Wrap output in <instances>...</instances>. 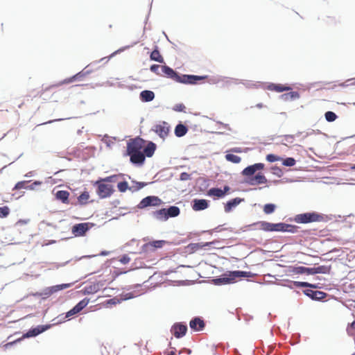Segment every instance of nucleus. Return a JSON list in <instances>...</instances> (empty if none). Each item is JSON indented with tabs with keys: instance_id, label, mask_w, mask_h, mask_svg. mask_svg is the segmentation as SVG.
I'll return each mask as SVG.
<instances>
[{
	"instance_id": "7c9ffc66",
	"label": "nucleus",
	"mask_w": 355,
	"mask_h": 355,
	"mask_svg": "<svg viewBox=\"0 0 355 355\" xmlns=\"http://www.w3.org/2000/svg\"><path fill=\"white\" fill-rule=\"evenodd\" d=\"M300 93L296 91H291L290 92L283 94L280 96V98L284 101H295L300 98Z\"/></svg>"
},
{
	"instance_id": "ea45409f",
	"label": "nucleus",
	"mask_w": 355,
	"mask_h": 355,
	"mask_svg": "<svg viewBox=\"0 0 355 355\" xmlns=\"http://www.w3.org/2000/svg\"><path fill=\"white\" fill-rule=\"evenodd\" d=\"M123 176V174H117V175H112L107 177H105L104 178H100L101 181L105 182H117L119 178Z\"/></svg>"
},
{
	"instance_id": "e2e57ef3",
	"label": "nucleus",
	"mask_w": 355,
	"mask_h": 355,
	"mask_svg": "<svg viewBox=\"0 0 355 355\" xmlns=\"http://www.w3.org/2000/svg\"><path fill=\"white\" fill-rule=\"evenodd\" d=\"M191 174L187 173V172H182L180 175V180L181 181H187L189 180H191Z\"/></svg>"
},
{
	"instance_id": "338daca9",
	"label": "nucleus",
	"mask_w": 355,
	"mask_h": 355,
	"mask_svg": "<svg viewBox=\"0 0 355 355\" xmlns=\"http://www.w3.org/2000/svg\"><path fill=\"white\" fill-rule=\"evenodd\" d=\"M159 65L157 64H153L150 67V70L157 75H159Z\"/></svg>"
},
{
	"instance_id": "de8ad7c7",
	"label": "nucleus",
	"mask_w": 355,
	"mask_h": 355,
	"mask_svg": "<svg viewBox=\"0 0 355 355\" xmlns=\"http://www.w3.org/2000/svg\"><path fill=\"white\" fill-rule=\"evenodd\" d=\"M278 138H284L283 140L280 141V144L282 145H286V143L284 142V141L292 144L294 141L295 135H285L282 136H277Z\"/></svg>"
},
{
	"instance_id": "603ef678",
	"label": "nucleus",
	"mask_w": 355,
	"mask_h": 355,
	"mask_svg": "<svg viewBox=\"0 0 355 355\" xmlns=\"http://www.w3.org/2000/svg\"><path fill=\"white\" fill-rule=\"evenodd\" d=\"M10 214V209L8 206L0 207V218H6Z\"/></svg>"
},
{
	"instance_id": "58836bf2",
	"label": "nucleus",
	"mask_w": 355,
	"mask_h": 355,
	"mask_svg": "<svg viewBox=\"0 0 355 355\" xmlns=\"http://www.w3.org/2000/svg\"><path fill=\"white\" fill-rule=\"evenodd\" d=\"M225 159L227 161L234 164H239L241 161V158L234 153H227L225 155Z\"/></svg>"
},
{
	"instance_id": "aec40b11",
	"label": "nucleus",
	"mask_w": 355,
	"mask_h": 355,
	"mask_svg": "<svg viewBox=\"0 0 355 355\" xmlns=\"http://www.w3.org/2000/svg\"><path fill=\"white\" fill-rule=\"evenodd\" d=\"M245 200L244 198H239V197H236V198H232L230 200H228L225 204V211L226 213H230L234 208H235L236 207H237L241 202H243Z\"/></svg>"
},
{
	"instance_id": "5fc2aeb1",
	"label": "nucleus",
	"mask_w": 355,
	"mask_h": 355,
	"mask_svg": "<svg viewBox=\"0 0 355 355\" xmlns=\"http://www.w3.org/2000/svg\"><path fill=\"white\" fill-rule=\"evenodd\" d=\"M72 284H61L53 286L55 293L71 287Z\"/></svg>"
},
{
	"instance_id": "f03ea898",
	"label": "nucleus",
	"mask_w": 355,
	"mask_h": 355,
	"mask_svg": "<svg viewBox=\"0 0 355 355\" xmlns=\"http://www.w3.org/2000/svg\"><path fill=\"white\" fill-rule=\"evenodd\" d=\"M52 324H41L29 329L26 333H24L21 338L17 339L12 342H9L6 345V347L12 346L13 345L20 342L23 338H33L35 337L40 334L46 331L51 327Z\"/></svg>"
},
{
	"instance_id": "9d476101",
	"label": "nucleus",
	"mask_w": 355,
	"mask_h": 355,
	"mask_svg": "<svg viewBox=\"0 0 355 355\" xmlns=\"http://www.w3.org/2000/svg\"><path fill=\"white\" fill-rule=\"evenodd\" d=\"M211 282L216 286H221L233 284L234 283V279L231 270L227 271L218 277H214L212 279Z\"/></svg>"
},
{
	"instance_id": "9b49d317",
	"label": "nucleus",
	"mask_w": 355,
	"mask_h": 355,
	"mask_svg": "<svg viewBox=\"0 0 355 355\" xmlns=\"http://www.w3.org/2000/svg\"><path fill=\"white\" fill-rule=\"evenodd\" d=\"M187 330L185 322H178L172 325L171 332L176 338H181L186 335Z\"/></svg>"
},
{
	"instance_id": "0eeeda50",
	"label": "nucleus",
	"mask_w": 355,
	"mask_h": 355,
	"mask_svg": "<svg viewBox=\"0 0 355 355\" xmlns=\"http://www.w3.org/2000/svg\"><path fill=\"white\" fill-rule=\"evenodd\" d=\"M94 225L88 222L77 223L72 226L71 232L75 236H84Z\"/></svg>"
},
{
	"instance_id": "6e6d98bb",
	"label": "nucleus",
	"mask_w": 355,
	"mask_h": 355,
	"mask_svg": "<svg viewBox=\"0 0 355 355\" xmlns=\"http://www.w3.org/2000/svg\"><path fill=\"white\" fill-rule=\"evenodd\" d=\"M271 170H272V173L278 178H281L284 174L282 169L277 166H273L271 168Z\"/></svg>"
},
{
	"instance_id": "e433bc0d",
	"label": "nucleus",
	"mask_w": 355,
	"mask_h": 355,
	"mask_svg": "<svg viewBox=\"0 0 355 355\" xmlns=\"http://www.w3.org/2000/svg\"><path fill=\"white\" fill-rule=\"evenodd\" d=\"M207 82L208 83L211 85H215L218 84L222 80H224L225 79H227L226 76H208Z\"/></svg>"
},
{
	"instance_id": "a211bd4d",
	"label": "nucleus",
	"mask_w": 355,
	"mask_h": 355,
	"mask_svg": "<svg viewBox=\"0 0 355 355\" xmlns=\"http://www.w3.org/2000/svg\"><path fill=\"white\" fill-rule=\"evenodd\" d=\"M189 327L194 331H200L203 330L205 323L202 318L196 316L191 320Z\"/></svg>"
},
{
	"instance_id": "c9c22d12",
	"label": "nucleus",
	"mask_w": 355,
	"mask_h": 355,
	"mask_svg": "<svg viewBox=\"0 0 355 355\" xmlns=\"http://www.w3.org/2000/svg\"><path fill=\"white\" fill-rule=\"evenodd\" d=\"M132 182L135 184V186L130 187V191L132 192L137 191L148 184L147 182H137L136 180H132Z\"/></svg>"
},
{
	"instance_id": "13d9d810",
	"label": "nucleus",
	"mask_w": 355,
	"mask_h": 355,
	"mask_svg": "<svg viewBox=\"0 0 355 355\" xmlns=\"http://www.w3.org/2000/svg\"><path fill=\"white\" fill-rule=\"evenodd\" d=\"M30 181H20L15 184V187H13V190H19L21 189H26V184L28 183Z\"/></svg>"
},
{
	"instance_id": "c03bdc74",
	"label": "nucleus",
	"mask_w": 355,
	"mask_h": 355,
	"mask_svg": "<svg viewBox=\"0 0 355 355\" xmlns=\"http://www.w3.org/2000/svg\"><path fill=\"white\" fill-rule=\"evenodd\" d=\"M277 206L273 203H267L263 206V212L266 214H272L275 209Z\"/></svg>"
},
{
	"instance_id": "052dcab7",
	"label": "nucleus",
	"mask_w": 355,
	"mask_h": 355,
	"mask_svg": "<svg viewBox=\"0 0 355 355\" xmlns=\"http://www.w3.org/2000/svg\"><path fill=\"white\" fill-rule=\"evenodd\" d=\"M292 284L295 286V288H306V286H308L306 282L293 281Z\"/></svg>"
},
{
	"instance_id": "8fccbe9b",
	"label": "nucleus",
	"mask_w": 355,
	"mask_h": 355,
	"mask_svg": "<svg viewBox=\"0 0 355 355\" xmlns=\"http://www.w3.org/2000/svg\"><path fill=\"white\" fill-rule=\"evenodd\" d=\"M296 164V160L291 157H286L282 159V164L285 166H293Z\"/></svg>"
},
{
	"instance_id": "bf43d9fd",
	"label": "nucleus",
	"mask_w": 355,
	"mask_h": 355,
	"mask_svg": "<svg viewBox=\"0 0 355 355\" xmlns=\"http://www.w3.org/2000/svg\"><path fill=\"white\" fill-rule=\"evenodd\" d=\"M137 295H135L132 292H130V293H123L121 295V301H124V300H130V299H132L134 297H135Z\"/></svg>"
},
{
	"instance_id": "c756f323",
	"label": "nucleus",
	"mask_w": 355,
	"mask_h": 355,
	"mask_svg": "<svg viewBox=\"0 0 355 355\" xmlns=\"http://www.w3.org/2000/svg\"><path fill=\"white\" fill-rule=\"evenodd\" d=\"M151 215L155 218H156L157 220H159V221H166L168 220L164 207L161 208L158 210L152 211Z\"/></svg>"
},
{
	"instance_id": "dca6fc26",
	"label": "nucleus",
	"mask_w": 355,
	"mask_h": 355,
	"mask_svg": "<svg viewBox=\"0 0 355 355\" xmlns=\"http://www.w3.org/2000/svg\"><path fill=\"white\" fill-rule=\"evenodd\" d=\"M162 71L167 77L178 83L181 74L168 65L162 66Z\"/></svg>"
},
{
	"instance_id": "412c9836",
	"label": "nucleus",
	"mask_w": 355,
	"mask_h": 355,
	"mask_svg": "<svg viewBox=\"0 0 355 355\" xmlns=\"http://www.w3.org/2000/svg\"><path fill=\"white\" fill-rule=\"evenodd\" d=\"M290 271L297 275L305 274L307 275H313L312 268L305 267L302 266H292Z\"/></svg>"
},
{
	"instance_id": "2f4dec72",
	"label": "nucleus",
	"mask_w": 355,
	"mask_h": 355,
	"mask_svg": "<svg viewBox=\"0 0 355 355\" xmlns=\"http://www.w3.org/2000/svg\"><path fill=\"white\" fill-rule=\"evenodd\" d=\"M313 275L315 274H329L331 271L330 266H319L313 267Z\"/></svg>"
},
{
	"instance_id": "f704fd0d",
	"label": "nucleus",
	"mask_w": 355,
	"mask_h": 355,
	"mask_svg": "<svg viewBox=\"0 0 355 355\" xmlns=\"http://www.w3.org/2000/svg\"><path fill=\"white\" fill-rule=\"evenodd\" d=\"M257 172L256 168H254V164L249 165L247 167H245L242 171L241 174L243 176H245L246 178L250 177Z\"/></svg>"
},
{
	"instance_id": "423d86ee",
	"label": "nucleus",
	"mask_w": 355,
	"mask_h": 355,
	"mask_svg": "<svg viewBox=\"0 0 355 355\" xmlns=\"http://www.w3.org/2000/svg\"><path fill=\"white\" fill-rule=\"evenodd\" d=\"M163 203L162 199L156 196H148L144 198L137 205V208L142 209L148 207H158Z\"/></svg>"
},
{
	"instance_id": "20e7f679",
	"label": "nucleus",
	"mask_w": 355,
	"mask_h": 355,
	"mask_svg": "<svg viewBox=\"0 0 355 355\" xmlns=\"http://www.w3.org/2000/svg\"><path fill=\"white\" fill-rule=\"evenodd\" d=\"M285 223L279 222L277 223H270L267 221H259L252 223L251 225H258L259 229L265 232H284Z\"/></svg>"
},
{
	"instance_id": "680f3d73",
	"label": "nucleus",
	"mask_w": 355,
	"mask_h": 355,
	"mask_svg": "<svg viewBox=\"0 0 355 355\" xmlns=\"http://www.w3.org/2000/svg\"><path fill=\"white\" fill-rule=\"evenodd\" d=\"M42 184L41 181L35 180L31 184L28 185L26 189L34 190L37 186H40Z\"/></svg>"
},
{
	"instance_id": "a18cd8bd",
	"label": "nucleus",
	"mask_w": 355,
	"mask_h": 355,
	"mask_svg": "<svg viewBox=\"0 0 355 355\" xmlns=\"http://www.w3.org/2000/svg\"><path fill=\"white\" fill-rule=\"evenodd\" d=\"M299 227L297 225L285 223L284 232H288L291 234H295L298 232Z\"/></svg>"
},
{
	"instance_id": "79ce46f5",
	"label": "nucleus",
	"mask_w": 355,
	"mask_h": 355,
	"mask_svg": "<svg viewBox=\"0 0 355 355\" xmlns=\"http://www.w3.org/2000/svg\"><path fill=\"white\" fill-rule=\"evenodd\" d=\"M241 81H242V80H240V79H236V78H227V79H225L224 80L221 81V82H223L222 87H230L232 85V83L233 82L235 84H239V83H242Z\"/></svg>"
},
{
	"instance_id": "b1692460",
	"label": "nucleus",
	"mask_w": 355,
	"mask_h": 355,
	"mask_svg": "<svg viewBox=\"0 0 355 355\" xmlns=\"http://www.w3.org/2000/svg\"><path fill=\"white\" fill-rule=\"evenodd\" d=\"M165 208L166 214L167 219L168 220L170 218H175L180 215V209L175 205H170Z\"/></svg>"
},
{
	"instance_id": "cd10ccee",
	"label": "nucleus",
	"mask_w": 355,
	"mask_h": 355,
	"mask_svg": "<svg viewBox=\"0 0 355 355\" xmlns=\"http://www.w3.org/2000/svg\"><path fill=\"white\" fill-rule=\"evenodd\" d=\"M150 59L159 63H164V60L160 54L157 46H155L154 49L150 53Z\"/></svg>"
},
{
	"instance_id": "4c0bfd02",
	"label": "nucleus",
	"mask_w": 355,
	"mask_h": 355,
	"mask_svg": "<svg viewBox=\"0 0 355 355\" xmlns=\"http://www.w3.org/2000/svg\"><path fill=\"white\" fill-rule=\"evenodd\" d=\"M82 291L84 295H91L96 293L98 291V288L96 286L92 284L84 287Z\"/></svg>"
},
{
	"instance_id": "72a5a7b5",
	"label": "nucleus",
	"mask_w": 355,
	"mask_h": 355,
	"mask_svg": "<svg viewBox=\"0 0 355 355\" xmlns=\"http://www.w3.org/2000/svg\"><path fill=\"white\" fill-rule=\"evenodd\" d=\"M207 195L208 196H214L218 198H223L224 197L223 194L222 193V189L218 187H212V188L209 189L207 191Z\"/></svg>"
},
{
	"instance_id": "bb28decb",
	"label": "nucleus",
	"mask_w": 355,
	"mask_h": 355,
	"mask_svg": "<svg viewBox=\"0 0 355 355\" xmlns=\"http://www.w3.org/2000/svg\"><path fill=\"white\" fill-rule=\"evenodd\" d=\"M232 275L234 277V282L237 278L252 277L256 275L252 272L243 270H232Z\"/></svg>"
},
{
	"instance_id": "f8f14e48",
	"label": "nucleus",
	"mask_w": 355,
	"mask_h": 355,
	"mask_svg": "<svg viewBox=\"0 0 355 355\" xmlns=\"http://www.w3.org/2000/svg\"><path fill=\"white\" fill-rule=\"evenodd\" d=\"M151 130L156 132L160 138L164 139L168 135L170 126L167 122L161 121L159 123L154 125Z\"/></svg>"
},
{
	"instance_id": "5701e85b",
	"label": "nucleus",
	"mask_w": 355,
	"mask_h": 355,
	"mask_svg": "<svg viewBox=\"0 0 355 355\" xmlns=\"http://www.w3.org/2000/svg\"><path fill=\"white\" fill-rule=\"evenodd\" d=\"M157 145L151 141H148L146 146L143 149V153L146 157H151L153 156L156 150Z\"/></svg>"
},
{
	"instance_id": "393cba45",
	"label": "nucleus",
	"mask_w": 355,
	"mask_h": 355,
	"mask_svg": "<svg viewBox=\"0 0 355 355\" xmlns=\"http://www.w3.org/2000/svg\"><path fill=\"white\" fill-rule=\"evenodd\" d=\"M267 89L270 91H275L277 92H283L286 91H290L292 89L291 87L288 85H284L281 84L270 83Z\"/></svg>"
},
{
	"instance_id": "4d7b16f0",
	"label": "nucleus",
	"mask_w": 355,
	"mask_h": 355,
	"mask_svg": "<svg viewBox=\"0 0 355 355\" xmlns=\"http://www.w3.org/2000/svg\"><path fill=\"white\" fill-rule=\"evenodd\" d=\"M188 248H189L192 252H196L199 249H202V243H192L189 244Z\"/></svg>"
},
{
	"instance_id": "3c124183",
	"label": "nucleus",
	"mask_w": 355,
	"mask_h": 355,
	"mask_svg": "<svg viewBox=\"0 0 355 355\" xmlns=\"http://www.w3.org/2000/svg\"><path fill=\"white\" fill-rule=\"evenodd\" d=\"M117 188L119 191L122 193L126 191L128 189L130 190V187L125 180L118 182Z\"/></svg>"
},
{
	"instance_id": "49530a36",
	"label": "nucleus",
	"mask_w": 355,
	"mask_h": 355,
	"mask_svg": "<svg viewBox=\"0 0 355 355\" xmlns=\"http://www.w3.org/2000/svg\"><path fill=\"white\" fill-rule=\"evenodd\" d=\"M89 302V299L87 297L83 298L82 300L78 302L75 306L76 307L77 310H78L80 312L87 306V304Z\"/></svg>"
},
{
	"instance_id": "1a4fd4ad",
	"label": "nucleus",
	"mask_w": 355,
	"mask_h": 355,
	"mask_svg": "<svg viewBox=\"0 0 355 355\" xmlns=\"http://www.w3.org/2000/svg\"><path fill=\"white\" fill-rule=\"evenodd\" d=\"M208 76H198L193 74H181L180 79L178 80L179 83L186 85H196L199 81L205 80Z\"/></svg>"
},
{
	"instance_id": "c85d7f7f",
	"label": "nucleus",
	"mask_w": 355,
	"mask_h": 355,
	"mask_svg": "<svg viewBox=\"0 0 355 355\" xmlns=\"http://www.w3.org/2000/svg\"><path fill=\"white\" fill-rule=\"evenodd\" d=\"M55 198L58 200H60L62 203H69V193L67 191L59 190L55 193Z\"/></svg>"
},
{
	"instance_id": "a19ab883",
	"label": "nucleus",
	"mask_w": 355,
	"mask_h": 355,
	"mask_svg": "<svg viewBox=\"0 0 355 355\" xmlns=\"http://www.w3.org/2000/svg\"><path fill=\"white\" fill-rule=\"evenodd\" d=\"M89 198V193L87 191H84L78 197V201L80 205H85L87 203V200Z\"/></svg>"
},
{
	"instance_id": "69168bd1",
	"label": "nucleus",
	"mask_w": 355,
	"mask_h": 355,
	"mask_svg": "<svg viewBox=\"0 0 355 355\" xmlns=\"http://www.w3.org/2000/svg\"><path fill=\"white\" fill-rule=\"evenodd\" d=\"M130 261V258L129 257V256L128 254H123L119 259V261L122 264H126V263H129Z\"/></svg>"
},
{
	"instance_id": "864d4df0",
	"label": "nucleus",
	"mask_w": 355,
	"mask_h": 355,
	"mask_svg": "<svg viewBox=\"0 0 355 355\" xmlns=\"http://www.w3.org/2000/svg\"><path fill=\"white\" fill-rule=\"evenodd\" d=\"M266 160L268 162H277V161H279V160H282V158L278 155H276L275 154H268L266 155Z\"/></svg>"
},
{
	"instance_id": "6ab92c4d",
	"label": "nucleus",
	"mask_w": 355,
	"mask_h": 355,
	"mask_svg": "<svg viewBox=\"0 0 355 355\" xmlns=\"http://www.w3.org/2000/svg\"><path fill=\"white\" fill-rule=\"evenodd\" d=\"M166 243V241L164 240L153 241L143 245L142 250L144 252H147L148 248H151L150 250L154 251L155 249L162 248Z\"/></svg>"
},
{
	"instance_id": "37998d69",
	"label": "nucleus",
	"mask_w": 355,
	"mask_h": 355,
	"mask_svg": "<svg viewBox=\"0 0 355 355\" xmlns=\"http://www.w3.org/2000/svg\"><path fill=\"white\" fill-rule=\"evenodd\" d=\"M79 313L80 311L77 310L76 307L74 306L72 309H71L65 313L64 316L58 322H62L64 320L69 318L70 317L75 315Z\"/></svg>"
},
{
	"instance_id": "a878e982",
	"label": "nucleus",
	"mask_w": 355,
	"mask_h": 355,
	"mask_svg": "<svg viewBox=\"0 0 355 355\" xmlns=\"http://www.w3.org/2000/svg\"><path fill=\"white\" fill-rule=\"evenodd\" d=\"M188 132V128L186 125L180 122L176 125L174 130V134L177 137H182L184 136Z\"/></svg>"
},
{
	"instance_id": "6e6552de",
	"label": "nucleus",
	"mask_w": 355,
	"mask_h": 355,
	"mask_svg": "<svg viewBox=\"0 0 355 355\" xmlns=\"http://www.w3.org/2000/svg\"><path fill=\"white\" fill-rule=\"evenodd\" d=\"M88 67H89V65H87L84 69L77 73L76 74L59 82L58 84L53 85V87H59L64 84H69L74 81L81 80L83 77L90 74L92 72V70L87 69Z\"/></svg>"
},
{
	"instance_id": "4468645a",
	"label": "nucleus",
	"mask_w": 355,
	"mask_h": 355,
	"mask_svg": "<svg viewBox=\"0 0 355 355\" xmlns=\"http://www.w3.org/2000/svg\"><path fill=\"white\" fill-rule=\"evenodd\" d=\"M303 293L312 300L315 301L322 300L327 296V293L323 291H313L312 289H305L303 291Z\"/></svg>"
},
{
	"instance_id": "2eb2a0df",
	"label": "nucleus",
	"mask_w": 355,
	"mask_h": 355,
	"mask_svg": "<svg viewBox=\"0 0 355 355\" xmlns=\"http://www.w3.org/2000/svg\"><path fill=\"white\" fill-rule=\"evenodd\" d=\"M209 200L195 198L191 201V207L196 211H203L209 207Z\"/></svg>"
},
{
	"instance_id": "f257e3e1",
	"label": "nucleus",
	"mask_w": 355,
	"mask_h": 355,
	"mask_svg": "<svg viewBox=\"0 0 355 355\" xmlns=\"http://www.w3.org/2000/svg\"><path fill=\"white\" fill-rule=\"evenodd\" d=\"M325 216L316 211L305 212L295 216L294 221L300 224H306L324 220Z\"/></svg>"
},
{
	"instance_id": "0e129e2a",
	"label": "nucleus",
	"mask_w": 355,
	"mask_h": 355,
	"mask_svg": "<svg viewBox=\"0 0 355 355\" xmlns=\"http://www.w3.org/2000/svg\"><path fill=\"white\" fill-rule=\"evenodd\" d=\"M55 293L53 286L46 288L43 291V295L50 296Z\"/></svg>"
},
{
	"instance_id": "7ed1b4c3",
	"label": "nucleus",
	"mask_w": 355,
	"mask_h": 355,
	"mask_svg": "<svg viewBox=\"0 0 355 355\" xmlns=\"http://www.w3.org/2000/svg\"><path fill=\"white\" fill-rule=\"evenodd\" d=\"M146 142V141L139 136L130 139L127 142V149L125 153H123V155L142 152L141 149Z\"/></svg>"
},
{
	"instance_id": "39448f33",
	"label": "nucleus",
	"mask_w": 355,
	"mask_h": 355,
	"mask_svg": "<svg viewBox=\"0 0 355 355\" xmlns=\"http://www.w3.org/2000/svg\"><path fill=\"white\" fill-rule=\"evenodd\" d=\"M94 186L96 187L97 195L102 199L110 197L115 191L112 185L105 184L101 179L96 180Z\"/></svg>"
},
{
	"instance_id": "4be33fe9",
	"label": "nucleus",
	"mask_w": 355,
	"mask_h": 355,
	"mask_svg": "<svg viewBox=\"0 0 355 355\" xmlns=\"http://www.w3.org/2000/svg\"><path fill=\"white\" fill-rule=\"evenodd\" d=\"M155 94L154 92L148 89H145L139 93V99L143 103L151 102L154 100Z\"/></svg>"
},
{
	"instance_id": "ddd939ff",
	"label": "nucleus",
	"mask_w": 355,
	"mask_h": 355,
	"mask_svg": "<svg viewBox=\"0 0 355 355\" xmlns=\"http://www.w3.org/2000/svg\"><path fill=\"white\" fill-rule=\"evenodd\" d=\"M268 180L265 175L261 173H258L250 177L246 178L245 182L251 186H255L267 183Z\"/></svg>"
},
{
	"instance_id": "09e8293b",
	"label": "nucleus",
	"mask_w": 355,
	"mask_h": 355,
	"mask_svg": "<svg viewBox=\"0 0 355 355\" xmlns=\"http://www.w3.org/2000/svg\"><path fill=\"white\" fill-rule=\"evenodd\" d=\"M337 117L336 114L332 111H327L324 113V118L328 122H334Z\"/></svg>"
},
{
	"instance_id": "473e14b6",
	"label": "nucleus",
	"mask_w": 355,
	"mask_h": 355,
	"mask_svg": "<svg viewBox=\"0 0 355 355\" xmlns=\"http://www.w3.org/2000/svg\"><path fill=\"white\" fill-rule=\"evenodd\" d=\"M137 44V42H135L132 44L131 45H128V46H123L122 48H120L119 49L115 51L114 52H113L110 56L108 57H105V58H101V60H99L98 61H97L96 62L98 63L103 60H106V62H108L110 60V59L112 57H114L115 55H116L117 53H119L122 51H123L124 50L127 49H129L132 46H133L134 45Z\"/></svg>"
},
{
	"instance_id": "774afa93",
	"label": "nucleus",
	"mask_w": 355,
	"mask_h": 355,
	"mask_svg": "<svg viewBox=\"0 0 355 355\" xmlns=\"http://www.w3.org/2000/svg\"><path fill=\"white\" fill-rule=\"evenodd\" d=\"M184 109H185V106L184 104H176L174 107H173V110L176 112H184Z\"/></svg>"
},
{
	"instance_id": "f3484780",
	"label": "nucleus",
	"mask_w": 355,
	"mask_h": 355,
	"mask_svg": "<svg viewBox=\"0 0 355 355\" xmlns=\"http://www.w3.org/2000/svg\"><path fill=\"white\" fill-rule=\"evenodd\" d=\"M125 156H129L130 162L137 166H141L146 160V157L142 152L125 155Z\"/></svg>"
}]
</instances>
